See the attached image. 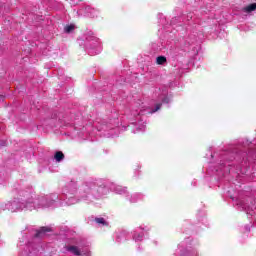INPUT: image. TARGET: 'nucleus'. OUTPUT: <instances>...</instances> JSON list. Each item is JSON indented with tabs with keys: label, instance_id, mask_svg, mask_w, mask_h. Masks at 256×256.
Returning <instances> with one entry per match:
<instances>
[{
	"label": "nucleus",
	"instance_id": "obj_9",
	"mask_svg": "<svg viewBox=\"0 0 256 256\" xmlns=\"http://www.w3.org/2000/svg\"><path fill=\"white\" fill-rule=\"evenodd\" d=\"M0 99H3V96H0Z\"/></svg>",
	"mask_w": 256,
	"mask_h": 256
},
{
	"label": "nucleus",
	"instance_id": "obj_8",
	"mask_svg": "<svg viewBox=\"0 0 256 256\" xmlns=\"http://www.w3.org/2000/svg\"><path fill=\"white\" fill-rule=\"evenodd\" d=\"M161 106H162L161 103L156 104L155 109L152 110V113H157V111H159V109H161Z\"/></svg>",
	"mask_w": 256,
	"mask_h": 256
},
{
	"label": "nucleus",
	"instance_id": "obj_4",
	"mask_svg": "<svg viewBox=\"0 0 256 256\" xmlns=\"http://www.w3.org/2000/svg\"><path fill=\"white\" fill-rule=\"evenodd\" d=\"M67 251H71V253H73L74 255H81V251L79 250V248L77 246H70L67 248Z\"/></svg>",
	"mask_w": 256,
	"mask_h": 256
},
{
	"label": "nucleus",
	"instance_id": "obj_2",
	"mask_svg": "<svg viewBox=\"0 0 256 256\" xmlns=\"http://www.w3.org/2000/svg\"><path fill=\"white\" fill-rule=\"evenodd\" d=\"M245 13H252V11H256V3L249 4L248 6L243 8Z\"/></svg>",
	"mask_w": 256,
	"mask_h": 256
},
{
	"label": "nucleus",
	"instance_id": "obj_3",
	"mask_svg": "<svg viewBox=\"0 0 256 256\" xmlns=\"http://www.w3.org/2000/svg\"><path fill=\"white\" fill-rule=\"evenodd\" d=\"M54 159L57 161V163H61V161L65 159V154H63L61 151H57L55 153Z\"/></svg>",
	"mask_w": 256,
	"mask_h": 256
},
{
	"label": "nucleus",
	"instance_id": "obj_5",
	"mask_svg": "<svg viewBox=\"0 0 256 256\" xmlns=\"http://www.w3.org/2000/svg\"><path fill=\"white\" fill-rule=\"evenodd\" d=\"M156 63H157V65H165V63H167V57H165V56H158L156 58Z\"/></svg>",
	"mask_w": 256,
	"mask_h": 256
},
{
	"label": "nucleus",
	"instance_id": "obj_1",
	"mask_svg": "<svg viewBox=\"0 0 256 256\" xmlns=\"http://www.w3.org/2000/svg\"><path fill=\"white\" fill-rule=\"evenodd\" d=\"M53 231L50 227L43 226L39 230L36 231L35 237H42L46 235V233H51Z\"/></svg>",
	"mask_w": 256,
	"mask_h": 256
},
{
	"label": "nucleus",
	"instance_id": "obj_7",
	"mask_svg": "<svg viewBox=\"0 0 256 256\" xmlns=\"http://www.w3.org/2000/svg\"><path fill=\"white\" fill-rule=\"evenodd\" d=\"M96 223H99L101 225H107V222H105V218H96Z\"/></svg>",
	"mask_w": 256,
	"mask_h": 256
},
{
	"label": "nucleus",
	"instance_id": "obj_6",
	"mask_svg": "<svg viewBox=\"0 0 256 256\" xmlns=\"http://www.w3.org/2000/svg\"><path fill=\"white\" fill-rule=\"evenodd\" d=\"M75 30V26L74 25H67L64 28L65 33H71V31Z\"/></svg>",
	"mask_w": 256,
	"mask_h": 256
}]
</instances>
